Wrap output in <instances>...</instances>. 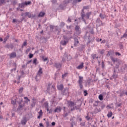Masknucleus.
<instances>
[{
    "label": "nucleus",
    "instance_id": "nucleus-15",
    "mask_svg": "<svg viewBox=\"0 0 127 127\" xmlns=\"http://www.w3.org/2000/svg\"><path fill=\"white\" fill-rule=\"evenodd\" d=\"M83 76H79V80L78 81V84H83Z\"/></svg>",
    "mask_w": 127,
    "mask_h": 127
},
{
    "label": "nucleus",
    "instance_id": "nucleus-23",
    "mask_svg": "<svg viewBox=\"0 0 127 127\" xmlns=\"http://www.w3.org/2000/svg\"><path fill=\"white\" fill-rule=\"evenodd\" d=\"M42 59L43 60L44 62H46V61H48L47 64H48L49 61L48 60V58H44V56L42 57Z\"/></svg>",
    "mask_w": 127,
    "mask_h": 127
},
{
    "label": "nucleus",
    "instance_id": "nucleus-61",
    "mask_svg": "<svg viewBox=\"0 0 127 127\" xmlns=\"http://www.w3.org/2000/svg\"><path fill=\"white\" fill-rule=\"evenodd\" d=\"M84 96H87L88 95V92H87V90L84 91Z\"/></svg>",
    "mask_w": 127,
    "mask_h": 127
},
{
    "label": "nucleus",
    "instance_id": "nucleus-18",
    "mask_svg": "<svg viewBox=\"0 0 127 127\" xmlns=\"http://www.w3.org/2000/svg\"><path fill=\"white\" fill-rule=\"evenodd\" d=\"M45 15V12H40L38 15V17H43Z\"/></svg>",
    "mask_w": 127,
    "mask_h": 127
},
{
    "label": "nucleus",
    "instance_id": "nucleus-11",
    "mask_svg": "<svg viewBox=\"0 0 127 127\" xmlns=\"http://www.w3.org/2000/svg\"><path fill=\"white\" fill-rule=\"evenodd\" d=\"M67 105H68V107H70V108H73V107L75 106V103L70 101L67 102Z\"/></svg>",
    "mask_w": 127,
    "mask_h": 127
},
{
    "label": "nucleus",
    "instance_id": "nucleus-48",
    "mask_svg": "<svg viewBox=\"0 0 127 127\" xmlns=\"http://www.w3.org/2000/svg\"><path fill=\"white\" fill-rule=\"evenodd\" d=\"M80 29V27L78 25H76L75 27V30H78Z\"/></svg>",
    "mask_w": 127,
    "mask_h": 127
},
{
    "label": "nucleus",
    "instance_id": "nucleus-13",
    "mask_svg": "<svg viewBox=\"0 0 127 127\" xmlns=\"http://www.w3.org/2000/svg\"><path fill=\"white\" fill-rule=\"evenodd\" d=\"M9 57L10 59H12V58H15L16 57V53L12 52L10 54Z\"/></svg>",
    "mask_w": 127,
    "mask_h": 127
},
{
    "label": "nucleus",
    "instance_id": "nucleus-40",
    "mask_svg": "<svg viewBox=\"0 0 127 127\" xmlns=\"http://www.w3.org/2000/svg\"><path fill=\"white\" fill-rule=\"evenodd\" d=\"M17 3V0H14L12 2V5L14 6Z\"/></svg>",
    "mask_w": 127,
    "mask_h": 127
},
{
    "label": "nucleus",
    "instance_id": "nucleus-44",
    "mask_svg": "<svg viewBox=\"0 0 127 127\" xmlns=\"http://www.w3.org/2000/svg\"><path fill=\"white\" fill-rule=\"evenodd\" d=\"M24 98L25 99V100H26V101H25V103H28V102H30V100H29V99H28V97H25Z\"/></svg>",
    "mask_w": 127,
    "mask_h": 127
},
{
    "label": "nucleus",
    "instance_id": "nucleus-1",
    "mask_svg": "<svg viewBox=\"0 0 127 127\" xmlns=\"http://www.w3.org/2000/svg\"><path fill=\"white\" fill-rule=\"evenodd\" d=\"M70 60H71V57H68V53L65 52L62 58L63 62H66V61H69Z\"/></svg>",
    "mask_w": 127,
    "mask_h": 127
},
{
    "label": "nucleus",
    "instance_id": "nucleus-26",
    "mask_svg": "<svg viewBox=\"0 0 127 127\" xmlns=\"http://www.w3.org/2000/svg\"><path fill=\"white\" fill-rule=\"evenodd\" d=\"M84 49H85V46L84 45H81L79 47V51H83V50H84Z\"/></svg>",
    "mask_w": 127,
    "mask_h": 127
},
{
    "label": "nucleus",
    "instance_id": "nucleus-10",
    "mask_svg": "<svg viewBox=\"0 0 127 127\" xmlns=\"http://www.w3.org/2000/svg\"><path fill=\"white\" fill-rule=\"evenodd\" d=\"M55 67H56L57 69L60 70V68L62 67V64L60 63H55Z\"/></svg>",
    "mask_w": 127,
    "mask_h": 127
},
{
    "label": "nucleus",
    "instance_id": "nucleus-21",
    "mask_svg": "<svg viewBox=\"0 0 127 127\" xmlns=\"http://www.w3.org/2000/svg\"><path fill=\"white\" fill-rule=\"evenodd\" d=\"M81 1H82V0H73L72 4H76L77 2H81Z\"/></svg>",
    "mask_w": 127,
    "mask_h": 127
},
{
    "label": "nucleus",
    "instance_id": "nucleus-41",
    "mask_svg": "<svg viewBox=\"0 0 127 127\" xmlns=\"http://www.w3.org/2000/svg\"><path fill=\"white\" fill-rule=\"evenodd\" d=\"M29 4H31V1H25V5H28Z\"/></svg>",
    "mask_w": 127,
    "mask_h": 127
},
{
    "label": "nucleus",
    "instance_id": "nucleus-31",
    "mask_svg": "<svg viewBox=\"0 0 127 127\" xmlns=\"http://www.w3.org/2000/svg\"><path fill=\"white\" fill-rule=\"evenodd\" d=\"M112 77V78H113V79H117V78H118V74L113 73Z\"/></svg>",
    "mask_w": 127,
    "mask_h": 127
},
{
    "label": "nucleus",
    "instance_id": "nucleus-33",
    "mask_svg": "<svg viewBox=\"0 0 127 127\" xmlns=\"http://www.w3.org/2000/svg\"><path fill=\"white\" fill-rule=\"evenodd\" d=\"M76 33L78 35H79V34H81V29H79V30H76Z\"/></svg>",
    "mask_w": 127,
    "mask_h": 127
},
{
    "label": "nucleus",
    "instance_id": "nucleus-7",
    "mask_svg": "<svg viewBox=\"0 0 127 127\" xmlns=\"http://www.w3.org/2000/svg\"><path fill=\"white\" fill-rule=\"evenodd\" d=\"M19 104V107H18V109L19 110H20V109H22L23 107H24V104L23 103V101L22 100V99H21L20 101L18 102Z\"/></svg>",
    "mask_w": 127,
    "mask_h": 127
},
{
    "label": "nucleus",
    "instance_id": "nucleus-53",
    "mask_svg": "<svg viewBox=\"0 0 127 127\" xmlns=\"http://www.w3.org/2000/svg\"><path fill=\"white\" fill-rule=\"evenodd\" d=\"M29 57L30 59H31V58H32V57H33V54H29Z\"/></svg>",
    "mask_w": 127,
    "mask_h": 127
},
{
    "label": "nucleus",
    "instance_id": "nucleus-45",
    "mask_svg": "<svg viewBox=\"0 0 127 127\" xmlns=\"http://www.w3.org/2000/svg\"><path fill=\"white\" fill-rule=\"evenodd\" d=\"M80 126H81V127H85V126H86V124L85 122H81L80 123Z\"/></svg>",
    "mask_w": 127,
    "mask_h": 127
},
{
    "label": "nucleus",
    "instance_id": "nucleus-50",
    "mask_svg": "<svg viewBox=\"0 0 127 127\" xmlns=\"http://www.w3.org/2000/svg\"><path fill=\"white\" fill-rule=\"evenodd\" d=\"M69 113H64V115L63 116L64 118H66V117H67L68 116V115Z\"/></svg>",
    "mask_w": 127,
    "mask_h": 127
},
{
    "label": "nucleus",
    "instance_id": "nucleus-3",
    "mask_svg": "<svg viewBox=\"0 0 127 127\" xmlns=\"http://www.w3.org/2000/svg\"><path fill=\"white\" fill-rule=\"evenodd\" d=\"M21 16H28L29 18H31V17L33 18L35 16L33 14H32L31 13L29 12H26L25 13H21Z\"/></svg>",
    "mask_w": 127,
    "mask_h": 127
},
{
    "label": "nucleus",
    "instance_id": "nucleus-14",
    "mask_svg": "<svg viewBox=\"0 0 127 127\" xmlns=\"http://www.w3.org/2000/svg\"><path fill=\"white\" fill-rule=\"evenodd\" d=\"M55 113H61V107H57L54 111Z\"/></svg>",
    "mask_w": 127,
    "mask_h": 127
},
{
    "label": "nucleus",
    "instance_id": "nucleus-8",
    "mask_svg": "<svg viewBox=\"0 0 127 127\" xmlns=\"http://www.w3.org/2000/svg\"><path fill=\"white\" fill-rule=\"evenodd\" d=\"M96 23H97V25H98V26H102L103 25H105V23H102V21L99 18H98L97 19Z\"/></svg>",
    "mask_w": 127,
    "mask_h": 127
},
{
    "label": "nucleus",
    "instance_id": "nucleus-32",
    "mask_svg": "<svg viewBox=\"0 0 127 127\" xmlns=\"http://www.w3.org/2000/svg\"><path fill=\"white\" fill-rule=\"evenodd\" d=\"M91 14H92V12H89L86 13V16H87V19H89V18H90V15H91Z\"/></svg>",
    "mask_w": 127,
    "mask_h": 127
},
{
    "label": "nucleus",
    "instance_id": "nucleus-57",
    "mask_svg": "<svg viewBox=\"0 0 127 127\" xmlns=\"http://www.w3.org/2000/svg\"><path fill=\"white\" fill-rule=\"evenodd\" d=\"M102 68H105V63L104 62H102Z\"/></svg>",
    "mask_w": 127,
    "mask_h": 127
},
{
    "label": "nucleus",
    "instance_id": "nucleus-51",
    "mask_svg": "<svg viewBox=\"0 0 127 127\" xmlns=\"http://www.w3.org/2000/svg\"><path fill=\"white\" fill-rule=\"evenodd\" d=\"M49 107V105H48V103H45V108H47Z\"/></svg>",
    "mask_w": 127,
    "mask_h": 127
},
{
    "label": "nucleus",
    "instance_id": "nucleus-36",
    "mask_svg": "<svg viewBox=\"0 0 127 127\" xmlns=\"http://www.w3.org/2000/svg\"><path fill=\"white\" fill-rule=\"evenodd\" d=\"M27 45V42L26 41L24 42L22 45V48H23L24 46H26Z\"/></svg>",
    "mask_w": 127,
    "mask_h": 127
},
{
    "label": "nucleus",
    "instance_id": "nucleus-58",
    "mask_svg": "<svg viewBox=\"0 0 127 127\" xmlns=\"http://www.w3.org/2000/svg\"><path fill=\"white\" fill-rule=\"evenodd\" d=\"M46 126H47V127H50V125L49 124V122L47 121L46 122Z\"/></svg>",
    "mask_w": 127,
    "mask_h": 127
},
{
    "label": "nucleus",
    "instance_id": "nucleus-63",
    "mask_svg": "<svg viewBox=\"0 0 127 127\" xmlns=\"http://www.w3.org/2000/svg\"><path fill=\"white\" fill-rule=\"evenodd\" d=\"M124 94L125 93H124V92H122L120 93V97H123V96H124Z\"/></svg>",
    "mask_w": 127,
    "mask_h": 127
},
{
    "label": "nucleus",
    "instance_id": "nucleus-17",
    "mask_svg": "<svg viewBox=\"0 0 127 127\" xmlns=\"http://www.w3.org/2000/svg\"><path fill=\"white\" fill-rule=\"evenodd\" d=\"M58 90H59V91H62L63 90V88H64V86H63V84H61L57 86Z\"/></svg>",
    "mask_w": 127,
    "mask_h": 127
},
{
    "label": "nucleus",
    "instance_id": "nucleus-24",
    "mask_svg": "<svg viewBox=\"0 0 127 127\" xmlns=\"http://www.w3.org/2000/svg\"><path fill=\"white\" fill-rule=\"evenodd\" d=\"M67 43H68V41H64V40H62L61 41V44H62V45H63V46L66 45Z\"/></svg>",
    "mask_w": 127,
    "mask_h": 127
},
{
    "label": "nucleus",
    "instance_id": "nucleus-28",
    "mask_svg": "<svg viewBox=\"0 0 127 127\" xmlns=\"http://www.w3.org/2000/svg\"><path fill=\"white\" fill-rule=\"evenodd\" d=\"M127 37V30H126V33L123 35L122 37H121V39H123V38H126Z\"/></svg>",
    "mask_w": 127,
    "mask_h": 127
},
{
    "label": "nucleus",
    "instance_id": "nucleus-38",
    "mask_svg": "<svg viewBox=\"0 0 127 127\" xmlns=\"http://www.w3.org/2000/svg\"><path fill=\"white\" fill-rule=\"evenodd\" d=\"M11 104L12 105H15L16 104V99H14V100H11Z\"/></svg>",
    "mask_w": 127,
    "mask_h": 127
},
{
    "label": "nucleus",
    "instance_id": "nucleus-55",
    "mask_svg": "<svg viewBox=\"0 0 127 127\" xmlns=\"http://www.w3.org/2000/svg\"><path fill=\"white\" fill-rule=\"evenodd\" d=\"M83 83H79L80 89H83Z\"/></svg>",
    "mask_w": 127,
    "mask_h": 127
},
{
    "label": "nucleus",
    "instance_id": "nucleus-35",
    "mask_svg": "<svg viewBox=\"0 0 127 127\" xmlns=\"http://www.w3.org/2000/svg\"><path fill=\"white\" fill-rule=\"evenodd\" d=\"M36 104V102L33 101L31 105V108H34L35 107Z\"/></svg>",
    "mask_w": 127,
    "mask_h": 127
},
{
    "label": "nucleus",
    "instance_id": "nucleus-34",
    "mask_svg": "<svg viewBox=\"0 0 127 127\" xmlns=\"http://www.w3.org/2000/svg\"><path fill=\"white\" fill-rule=\"evenodd\" d=\"M81 106H82V103H80V104L79 106H75L74 108V110H79V109H80V107H81Z\"/></svg>",
    "mask_w": 127,
    "mask_h": 127
},
{
    "label": "nucleus",
    "instance_id": "nucleus-37",
    "mask_svg": "<svg viewBox=\"0 0 127 127\" xmlns=\"http://www.w3.org/2000/svg\"><path fill=\"white\" fill-rule=\"evenodd\" d=\"M103 95L102 94H100L99 95V100H100V101H103V100H104V99L103 98Z\"/></svg>",
    "mask_w": 127,
    "mask_h": 127
},
{
    "label": "nucleus",
    "instance_id": "nucleus-49",
    "mask_svg": "<svg viewBox=\"0 0 127 127\" xmlns=\"http://www.w3.org/2000/svg\"><path fill=\"white\" fill-rule=\"evenodd\" d=\"M23 91V87H21L19 90V93L20 94V93H22Z\"/></svg>",
    "mask_w": 127,
    "mask_h": 127
},
{
    "label": "nucleus",
    "instance_id": "nucleus-20",
    "mask_svg": "<svg viewBox=\"0 0 127 127\" xmlns=\"http://www.w3.org/2000/svg\"><path fill=\"white\" fill-rule=\"evenodd\" d=\"M19 7H20V8H23L24 7V6L25 5V2H22L21 3L18 4Z\"/></svg>",
    "mask_w": 127,
    "mask_h": 127
},
{
    "label": "nucleus",
    "instance_id": "nucleus-60",
    "mask_svg": "<svg viewBox=\"0 0 127 127\" xmlns=\"http://www.w3.org/2000/svg\"><path fill=\"white\" fill-rule=\"evenodd\" d=\"M85 119H86L87 121H90V119H91V118H90V117L87 116L85 117Z\"/></svg>",
    "mask_w": 127,
    "mask_h": 127
},
{
    "label": "nucleus",
    "instance_id": "nucleus-54",
    "mask_svg": "<svg viewBox=\"0 0 127 127\" xmlns=\"http://www.w3.org/2000/svg\"><path fill=\"white\" fill-rule=\"evenodd\" d=\"M104 54H105V51L104 50H102L100 51V54H101V55H103Z\"/></svg>",
    "mask_w": 127,
    "mask_h": 127
},
{
    "label": "nucleus",
    "instance_id": "nucleus-2",
    "mask_svg": "<svg viewBox=\"0 0 127 127\" xmlns=\"http://www.w3.org/2000/svg\"><path fill=\"white\" fill-rule=\"evenodd\" d=\"M88 8H89V7L88 6H83L81 12V18L83 21H84V22L85 23H86V21H85V19L84 18L85 17V16H86V15L85 14V12H84V9H88Z\"/></svg>",
    "mask_w": 127,
    "mask_h": 127
},
{
    "label": "nucleus",
    "instance_id": "nucleus-22",
    "mask_svg": "<svg viewBox=\"0 0 127 127\" xmlns=\"http://www.w3.org/2000/svg\"><path fill=\"white\" fill-rule=\"evenodd\" d=\"M91 57L92 59H98L99 58V57H97V55L96 54H93L91 55Z\"/></svg>",
    "mask_w": 127,
    "mask_h": 127
},
{
    "label": "nucleus",
    "instance_id": "nucleus-19",
    "mask_svg": "<svg viewBox=\"0 0 127 127\" xmlns=\"http://www.w3.org/2000/svg\"><path fill=\"white\" fill-rule=\"evenodd\" d=\"M78 44H79V41L78 40V39H77L76 38H74V46H77Z\"/></svg>",
    "mask_w": 127,
    "mask_h": 127
},
{
    "label": "nucleus",
    "instance_id": "nucleus-43",
    "mask_svg": "<svg viewBox=\"0 0 127 127\" xmlns=\"http://www.w3.org/2000/svg\"><path fill=\"white\" fill-rule=\"evenodd\" d=\"M99 16L101 18V19H104V18H105V15H103V14L102 13L100 14Z\"/></svg>",
    "mask_w": 127,
    "mask_h": 127
},
{
    "label": "nucleus",
    "instance_id": "nucleus-6",
    "mask_svg": "<svg viewBox=\"0 0 127 127\" xmlns=\"http://www.w3.org/2000/svg\"><path fill=\"white\" fill-rule=\"evenodd\" d=\"M28 121V119H27L26 117L24 116L21 121V124L23 125V126H25V125H26V123H27Z\"/></svg>",
    "mask_w": 127,
    "mask_h": 127
},
{
    "label": "nucleus",
    "instance_id": "nucleus-5",
    "mask_svg": "<svg viewBox=\"0 0 127 127\" xmlns=\"http://www.w3.org/2000/svg\"><path fill=\"white\" fill-rule=\"evenodd\" d=\"M43 72L42 71V68L40 67L39 70L38 71L37 75L35 77V79L36 80L37 82L38 81V79H37V77L39 76L40 77L41 76V74H42Z\"/></svg>",
    "mask_w": 127,
    "mask_h": 127
},
{
    "label": "nucleus",
    "instance_id": "nucleus-16",
    "mask_svg": "<svg viewBox=\"0 0 127 127\" xmlns=\"http://www.w3.org/2000/svg\"><path fill=\"white\" fill-rule=\"evenodd\" d=\"M112 55H114V51H110L108 52V54L106 55V56H107V57H110V56Z\"/></svg>",
    "mask_w": 127,
    "mask_h": 127
},
{
    "label": "nucleus",
    "instance_id": "nucleus-62",
    "mask_svg": "<svg viewBox=\"0 0 127 127\" xmlns=\"http://www.w3.org/2000/svg\"><path fill=\"white\" fill-rule=\"evenodd\" d=\"M90 32L91 34H94V29H92L90 31Z\"/></svg>",
    "mask_w": 127,
    "mask_h": 127
},
{
    "label": "nucleus",
    "instance_id": "nucleus-9",
    "mask_svg": "<svg viewBox=\"0 0 127 127\" xmlns=\"http://www.w3.org/2000/svg\"><path fill=\"white\" fill-rule=\"evenodd\" d=\"M63 94L66 97H68L69 96V92H68V89H64V90L63 91Z\"/></svg>",
    "mask_w": 127,
    "mask_h": 127
},
{
    "label": "nucleus",
    "instance_id": "nucleus-59",
    "mask_svg": "<svg viewBox=\"0 0 127 127\" xmlns=\"http://www.w3.org/2000/svg\"><path fill=\"white\" fill-rule=\"evenodd\" d=\"M0 3H4V2H5V0H0Z\"/></svg>",
    "mask_w": 127,
    "mask_h": 127
},
{
    "label": "nucleus",
    "instance_id": "nucleus-27",
    "mask_svg": "<svg viewBox=\"0 0 127 127\" xmlns=\"http://www.w3.org/2000/svg\"><path fill=\"white\" fill-rule=\"evenodd\" d=\"M84 67V63H82L81 64L77 66V69H82Z\"/></svg>",
    "mask_w": 127,
    "mask_h": 127
},
{
    "label": "nucleus",
    "instance_id": "nucleus-42",
    "mask_svg": "<svg viewBox=\"0 0 127 127\" xmlns=\"http://www.w3.org/2000/svg\"><path fill=\"white\" fill-rule=\"evenodd\" d=\"M61 27H64L65 26V23L64 22H62L60 24Z\"/></svg>",
    "mask_w": 127,
    "mask_h": 127
},
{
    "label": "nucleus",
    "instance_id": "nucleus-39",
    "mask_svg": "<svg viewBox=\"0 0 127 127\" xmlns=\"http://www.w3.org/2000/svg\"><path fill=\"white\" fill-rule=\"evenodd\" d=\"M111 60L112 61V62H113V63H115V62H117V61H118V59L117 58H112L111 59Z\"/></svg>",
    "mask_w": 127,
    "mask_h": 127
},
{
    "label": "nucleus",
    "instance_id": "nucleus-46",
    "mask_svg": "<svg viewBox=\"0 0 127 127\" xmlns=\"http://www.w3.org/2000/svg\"><path fill=\"white\" fill-rule=\"evenodd\" d=\"M67 73H64V74L62 75V78L63 79H65V77H67Z\"/></svg>",
    "mask_w": 127,
    "mask_h": 127
},
{
    "label": "nucleus",
    "instance_id": "nucleus-25",
    "mask_svg": "<svg viewBox=\"0 0 127 127\" xmlns=\"http://www.w3.org/2000/svg\"><path fill=\"white\" fill-rule=\"evenodd\" d=\"M99 103H100V101H95L93 104V107H98V106H99Z\"/></svg>",
    "mask_w": 127,
    "mask_h": 127
},
{
    "label": "nucleus",
    "instance_id": "nucleus-30",
    "mask_svg": "<svg viewBox=\"0 0 127 127\" xmlns=\"http://www.w3.org/2000/svg\"><path fill=\"white\" fill-rule=\"evenodd\" d=\"M113 116V113L112 111L108 112V114H107V117L108 118H112V116Z\"/></svg>",
    "mask_w": 127,
    "mask_h": 127
},
{
    "label": "nucleus",
    "instance_id": "nucleus-12",
    "mask_svg": "<svg viewBox=\"0 0 127 127\" xmlns=\"http://www.w3.org/2000/svg\"><path fill=\"white\" fill-rule=\"evenodd\" d=\"M4 48H8V49H9V48H11V49H13V45L12 44H10L9 45L7 44L4 46Z\"/></svg>",
    "mask_w": 127,
    "mask_h": 127
},
{
    "label": "nucleus",
    "instance_id": "nucleus-52",
    "mask_svg": "<svg viewBox=\"0 0 127 127\" xmlns=\"http://www.w3.org/2000/svg\"><path fill=\"white\" fill-rule=\"evenodd\" d=\"M37 61V59H35L34 60H33V64H35V65H36V62Z\"/></svg>",
    "mask_w": 127,
    "mask_h": 127
},
{
    "label": "nucleus",
    "instance_id": "nucleus-47",
    "mask_svg": "<svg viewBox=\"0 0 127 127\" xmlns=\"http://www.w3.org/2000/svg\"><path fill=\"white\" fill-rule=\"evenodd\" d=\"M63 37H64V41H68V38H67L66 36H64Z\"/></svg>",
    "mask_w": 127,
    "mask_h": 127
},
{
    "label": "nucleus",
    "instance_id": "nucleus-4",
    "mask_svg": "<svg viewBox=\"0 0 127 127\" xmlns=\"http://www.w3.org/2000/svg\"><path fill=\"white\" fill-rule=\"evenodd\" d=\"M74 119H75V117H73L70 120L71 122L70 127H74V126H76V125H77V122H75V120H74Z\"/></svg>",
    "mask_w": 127,
    "mask_h": 127
},
{
    "label": "nucleus",
    "instance_id": "nucleus-64",
    "mask_svg": "<svg viewBox=\"0 0 127 127\" xmlns=\"http://www.w3.org/2000/svg\"><path fill=\"white\" fill-rule=\"evenodd\" d=\"M16 21H17V20L15 19H13L12 20V23H14L15 22H16Z\"/></svg>",
    "mask_w": 127,
    "mask_h": 127
},
{
    "label": "nucleus",
    "instance_id": "nucleus-29",
    "mask_svg": "<svg viewBox=\"0 0 127 127\" xmlns=\"http://www.w3.org/2000/svg\"><path fill=\"white\" fill-rule=\"evenodd\" d=\"M66 6L65 5V4H61L59 5V7L60 8H61V9H64V7H65Z\"/></svg>",
    "mask_w": 127,
    "mask_h": 127
},
{
    "label": "nucleus",
    "instance_id": "nucleus-56",
    "mask_svg": "<svg viewBox=\"0 0 127 127\" xmlns=\"http://www.w3.org/2000/svg\"><path fill=\"white\" fill-rule=\"evenodd\" d=\"M43 114V112H42V110H40V112H39V114L40 116H42V114Z\"/></svg>",
    "mask_w": 127,
    "mask_h": 127
}]
</instances>
